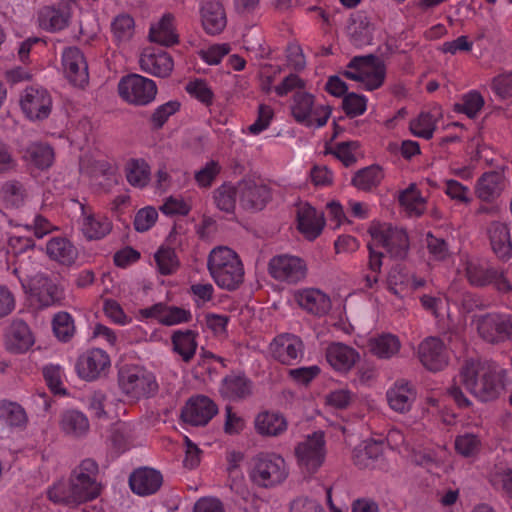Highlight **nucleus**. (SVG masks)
I'll return each instance as SVG.
<instances>
[{"label":"nucleus","mask_w":512,"mask_h":512,"mask_svg":"<svg viewBox=\"0 0 512 512\" xmlns=\"http://www.w3.org/2000/svg\"><path fill=\"white\" fill-rule=\"evenodd\" d=\"M98 477V463L92 458H85L71 470L67 479H61L48 488L47 497L54 504L71 507L91 502L103 490Z\"/></svg>","instance_id":"nucleus-1"},{"label":"nucleus","mask_w":512,"mask_h":512,"mask_svg":"<svg viewBox=\"0 0 512 512\" xmlns=\"http://www.w3.org/2000/svg\"><path fill=\"white\" fill-rule=\"evenodd\" d=\"M460 383L483 402L497 399L506 388V370L492 360L469 358L459 370Z\"/></svg>","instance_id":"nucleus-2"},{"label":"nucleus","mask_w":512,"mask_h":512,"mask_svg":"<svg viewBox=\"0 0 512 512\" xmlns=\"http://www.w3.org/2000/svg\"><path fill=\"white\" fill-rule=\"evenodd\" d=\"M207 269L222 289L236 290L244 281V267L238 254L229 247L213 248L207 259Z\"/></svg>","instance_id":"nucleus-3"},{"label":"nucleus","mask_w":512,"mask_h":512,"mask_svg":"<svg viewBox=\"0 0 512 512\" xmlns=\"http://www.w3.org/2000/svg\"><path fill=\"white\" fill-rule=\"evenodd\" d=\"M288 475L286 461L278 454L261 452L251 459L249 477L258 487L273 488L283 483Z\"/></svg>","instance_id":"nucleus-4"},{"label":"nucleus","mask_w":512,"mask_h":512,"mask_svg":"<svg viewBox=\"0 0 512 512\" xmlns=\"http://www.w3.org/2000/svg\"><path fill=\"white\" fill-rule=\"evenodd\" d=\"M118 383L122 392L132 399L148 397L158 390L155 377L144 368L135 365L120 368Z\"/></svg>","instance_id":"nucleus-5"},{"label":"nucleus","mask_w":512,"mask_h":512,"mask_svg":"<svg viewBox=\"0 0 512 512\" xmlns=\"http://www.w3.org/2000/svg\"><path fill=\"white\" fill-rule=\"evenodd\" d=\"M291 113L296 122L306 127H323L331 115V108L328 105H315L312 94L298 91L293 96Z\"/></svg>","instance_id":"nucleus-6"},{"label":"nucleus","mask_w":512,"mask_h":512,"mask_svg":"<svg viewBox=\"0 0 512 512\" xmlns=\"http://www.w3.org/2000/svg\"><path fill=\"white\" fill-rule=\"evenodd\" d=\"M325 438L322 431L314 432L295 447L297 463L303 473L315 474L323 465L326 456Z\"/></svg>","instance_id":"nucleus-7"},{"label":"nucleus","mask_w":512,"mask_h":512,"mask_svg":"<svg viewBox=\"0 0 512 512\" xmlns=\"http://www.w3.org/2000/svg\"><path fill=\"white\" fill-rule=\"evenodd\" d=\"M119 96L128 104L146 106L156 97V83L138 74L122 77L118 83Z\"/></svg>","instance_id":"nucleus-8"},{"label":"nucleus","mask_w":512,"mask_h":512,"mask_svg":"<svg viewBox=\"0 0 512 512\" xmlns=\"http://www.w3.org/2000/svg\"><path fill=\"white\" fill-rule=\"evenodd\" d=\"M237 184L239 202L245 210L261 211L271 200V189L260 178L247 176Z\"/></svg>","instance_id":"nucleus-9"},{"label":"nucleus","mask_w":512,"mask_h":512,"mask_svg":"<svg viewBox=\"0 0 512 512\" xmlns=\"http://www.w3.org/2000/svg\"><path fill=\"white\" fill-rule=\"evenodd\" d=\"M480 337L489 343L512 339V318L498 313H487L475 320Z\"/></svg>","instance_id":"nucleus-10"},{"label":"nucleus","mask_w":512,"mask_h":512,"mask_svg":"<svg viewBox=\"0 0 512 512\" xmlns=\"http://www.w3.org/2000/svg\"><path fill=\"white\" fill-rule=\"evenodd\" d=\"M374 241L386 249L391 258L403 260L409 251V238L405 230L392 226L371 227L369 230Z\"/></svg>","instance_id":"nucleus-11"},{"label":"nucleus","mask_w":512,"mask_h":512,"mask_svg":"<svg viewBox=\"0 0 512 512\" xmlns=\"http://www.w3.org/2000/svg\"><path fill=\"white\" fill-rule=\"evenodd\" d=\"M268 271L275 280L296 284L305 279L307 265L297 256L277 255L270 259Z\"/></svg>","instance_id":"nucleus-12"},{"label":"nucleus","mask_w":512,"mask_h":512,"mask_svg":"<svg viewBox=\"0 0 512 512\" xmlns=\"http://www.w3.org/2000/svg\"><path fill=\"white\" fill-rule=\"evenodd\" d=\"M20 106L28 119L43 120L51 113L52 97L43 87L29 86L21 95Z\"/></svg>","instance_id":"nucleus-13"},{"label":"nucleus","mask_w":512,"mask_h":512,"mask_svg":"<svg viewBox=\"0 0 512 512\" xmlns=\"http://www.w3.org/2000/svg\"><path fill=\"white\" fill-rule=\"evenodd\" d=\"M465 275L472 286L484 287L493 284L500 292L512 291V286L502 272L478 261L469 260L466 262Z\"/></svg>","instance_id":"nucleus-14"},{"label":"nucleus","mask_w":512,"mask_h":512,"mask_svg":"<svg viewBox=\"0 0 512 512\" xmlns=\"http://www.w3.org/2000/svg\"><path fill=\"white\" fill-rule=\"evenodd\" d=\"M62 65L65 77L73 86L84 88L88 84V64L79 48H66L62 54Z\"/></svg>","instance_id":"nucleus-15"},{"label":"nucleus","mask_w":512,"mask_h":512,"mask_svg":"<svg viewBox=\"0 0 512 512\" xmlns=\"http://www.w3.org/2000/svg\"><path fill=\"white\" fill-rule=\"evenodd\" d=\"M217 405L207 396L191 397L181 412L182 420L192 426H205L217 414Z\"/></svg>","instance_id":"nucleus-16"},{"label":"nucleus","mask_w":512,"mask_h":512,"mask_svg":"<svg viewBox=\"0 0 512 512\" xmlns=\"http://www.w3.org/2000/svg\"><path fill=\"white\" fill-rule=\"evenodd\" d=\"M269 349L276 361L284 365H293L302 357L304 344L300 337L283 333L273 339Z\"/></svg>","instance_id":"nucleus-17"},{"label":"nucleus","mask_w":512,"mask_h":512,"mask_svg":"<svg viewBox=\"0 0 512 512\" xmlns=\"http://www.w3.org/2000/svg\"><path fill=\"white\" fill-rule=\"evenodd\" d=\"M81 208V232L89 240H101L112 231L113 224L109 217L101 213H95L93 209L83 203Z\"/></svg>","instance_id":"nucleus-18"},{"label":"nucleus","mask_w":512,"mask_h":512,"mask_svg":"<svg viewBox=\"0 0 512 512\" xmlns=\"http://www.w3.org/2000/svg\"><path fill=\"white\" fill-rule=\"evenodd\" d=\"M418 357L430 371H440L448 364V354L443 341L438 337H427L418 347Z\"/></svg>","instance_id":"nucleus-19"},{"label":"nucleus","mask_w":512,"mask_h":512,"mask_svg":"<svg viewBox=\"0 0 512 512\" xmlns=\"http://www.w3.org/2000/svg\"><path fill=\"white\" fill-rule=\"evenodd\" d=\"M201 23L209 35L220 34L227 25V17L222 0H202L200 5Z\"/></svg>","instance_id":"nucleus-20"},{"label":"nucleus","mask_w":512,"mask_h":512,"mask_svg":"<svg viewBox=\"0 0 512 512\" xmlns=\"http://www.w3.org/2000/svg\"><path fill=\"white\" fill-rule=\"evenodd\" d=\"M162 474L150 467L135 469L129 476V486L139 496L155 494L162 486Z\"/></svg>","instance_id":"nucleus-21"},{"label":"nucleus","mask_w":512,"mask_h":512,"mask_svg":"<svg viewBox=\"0 0 512 512\" xmlns=\"http://www.w3.org/2000/svg\"><path fill=\"white\" fill-rule=\"evenodd\" d=\"M31 291L41 308L60 305L64 299L63 290L44 274L35 276Z\"/></svg>","instance_id":"nucleus-22"},{"label":"nucleus","mask_w":512,"mask_h":512,"mask_svg":"<svg viewBox=\"0 0 512 512\" xmlns=\"http://www.w3.org/2000/svg\"><path fill=\"white\" fill-rule=\"evenodd\" d=\"M110 366L108 354L101 349H91L81 355L77 362V370L85 380H95L100 373Z\"/></svg>","instance_id":"nucleus-23"},{"label":"nucleus","mask_w":512,"mask_h":512,"mask_svg":"<svg viewBox=\"0 0 512 512\" xmlns=\"http://www.w3.org/2000/svg\"><path fill=\"white\" fill-rule=\"evenodd\" d=\"M142 71L156 77H168L173 70V59L163 50H145L139 60Z\"/></svg>","instance_id":"nucleus-24"},{"label":"nucleus","mask_w":512,"mask_h":512,"mask_svg":"<svg viewBox=\"0 0 512 512\" xmlns=\"http://www.w3.org/2000/svg\"><path fill=\"white\" fill-rule=\"evenodd\" d=\"M253 383L244 374L231 373L226 375L219 387L220 395L230 401H240L252 394Z\"/></svg>","instance_id":"nucleus-25"},{"label":"nucleus","mask_w":512,"mask_h":512,"mask_svg":"<svg viewBox=\"0 0 512 512\" xmlns=\"http://www.w3.org/2000/svg\"><path fill=\"white\" fill-rule=\"evenodd\" d=\"M294 297L301 308L315 316H324L331 309L329 296L319 289L309 288L299 290L295 293Z\"/></svg>","instance_id":"nucleus-26"},{"label":"nucleus","mask_w":512,"mask_h":512,"mask_svg":"<svg viewBox=\"0 0 512 512\" xmlns=\"http://www.w3.org/2000/svg\"><path fill=\"white\" fill-rule=\"evenodd\" d=\"M359 358V353L353 347L340 342L331 343L326 350L328 363L341 372L349 371Z\"/></svg>","instance_id":"nucleus-27"},{"label":"nucleus","mask_w":512,"mask_h":512,"mask_svg":"<svg viewBox=\"0 0 512 512\" xmlns=\"http://www.w3.org/2000/svg\"><path fill=\"white\" fill-rule=\"evenodd\" d=\"M45 251L52 261L64 266L73 265L79 255L77 247L69 239L61 236L51 238L46 243Z\"/></svg>","instance_id":"nucleus-28"},{"label":"nucleus","mask_w":512,"mask_h":512,"mask_svg":"<svg viewBox=\"0 0 512 512\" xmlns=\"http://www.w3.org/2000/svg\"><path fill=\"white\" fill-rule=\"evenodd\" d=\"M505 188V177L502 172L489 171L477 180L475 193L484 202H492L498 198Z\"/></svg>","instance_id":"nucleus-29"},{"label":"nucleus","mask_w":512,"mask_h":512,"mask_svg":"<svg viewBox=\"0 0 512 512\" xmlns=\"http://www.w3.org/2000/svg\"><path fill=\"white\" fill-rule=\"evenodd\" d=\"M70 16V8L67 5L44 6L38 12L39 26L51 32L60 31L68 26Z\"/></svg>","instance_id":"nucleus-30"},{"label":"nucleus","mask_w":512,"mask_h":512,"mask_svg":"<svg viewBox=\"0 0 512 512\" xmlns=\"http://www.w3.org/2000/svg\"><path fill=\"white\" fill-rule=\"evenodd\" d=\"M34 344L29 326L22 320H14L6 333V347L14 353L26 352Z\"/></svg>","instance_id":"nucleus-31"},{"label":"nucleus","mask_w":512,"mask_h":512,"mask_svg":"<svg viewBox=\"0 0 512 512\" xmlns=\"http://www.w3.org/2000/svg\"><path fill=\"white\" fill-rule=\"evenodd\" d=\"M324 218L309 204L300 206L297 210V227L309 240L317 238L324 227Z\"/></svg>","instance_id":"nucleus-32"},{"label":"nucleus","mask_w":512,"mask_h":512,"mask_svg":"<svg viewBox=\"0 0 512 512\" xmlns=\"http://www.w3.org/2000/svg\"><path fill=\"white\" fill-rule=\"evenodd\" d=\"M386 396L391 409L399 413H405L411 409L416 393L408 382L400 380L387 391Z\"/></svg>","instance_id":"nucleus-33"},{"label":"nucleus","mask_w":512,"mask_h":512,"mask_svg":"<svg viewBox=\"0 0 512 512\" xmlns=\"http://www.w3.org/2000/svg\"><path fill=\"white\" fill-rule=\"evenodd\" d=\"M174 21L175 17L173 14H164L157 24L150 27V41L166 47L178 44L179 36L176 33Z\"/></svg>","instance_id":"nucleus-34"},{"label":"nucleus","mask_w":512,"mask_h":512,"mask_svg":"<svg viewBox=\"0 0 512 512\" xmlns=\"http://www.w3.org/2000/svg\"><path fill=\"white\" fill-rule=\"evenodd\" d=\"M488 234L493 252L499 259L507 260L512 254L509 228L501 222H492Z\"/></svg>","instance_id":"nucleus-35"},{"label":"nucleus","mask_w":512,"mask_h":512,"mask_svg":"<svg viewBox=\"0 0 512 512\" xmlns=\"http://www.w3.org/2000/svg\"><path fill=\"white\" fill-rule=\"evenodd\" d=\"M197 336L198 333L190 329L177 330L171 336L173 350L181 356L185 363H189L195 356L198 346Z\"/></svg>","instance_id":"nucleus-36"},{"label":"nucleus","mask_w":512,"mask_h":512,"mask_svg":"<svg viewBox=\"0 0 512 512\" xmlns=\"http://www.w3.org/2000/svg\"><path fill=\"white\" fill-rule=\"evenodd\" d=\"M59 426L66 435L78 438L86 435L88 432L89 421L82 412L67 410L62 413Z\"/></svg>","instance_id":"nucleus-37"},{"label":"nucleus","mask_w":512,"mask_h":512,"mask_svg":"<svg viewBox=\"0 0 512 512\" xmlns=\"http://www.w3.org/2000/svg\"><path fill=\"white\" fill-rule=\"evenodd\" d=\"M255 428L261 435L278 436L286 430L287 422L281 414L265 411L255 418Z\"/></svg>","instance_id":"nucleus-38"},{"label":"nucleus","mask_w":512,"mask_h":512,"mask_svg":"<svg viewBox=\"0 0 512 512\" xmlns=\"http://www.w3.org/2000/svg\"><path fill=\"white\" fill-rule=\"evenodd\" d=\"M384 178L383 170L378 165H370L358 170L353 178L352 185L361 191H371L376 188Z\"/></svg>","instance_id":"nucleus-39"},{"label":"nucleus","mask_w":512,"mask_h":512,"mask_svg":"<svg viewBox=\"0 0 512 512\" xmlns=\"http://www.w3.org/2000/svg\"><path fill=\"white\" fill-rule=\"evenodd\" d=\"M400 347V340L393 334H382L369 340L371 353L381 359L391 358L399 352Z\"/></svg>","instance_id":"nucleus-40"},{"label":"nucleus","mask_w":512,"mask_h":512,"mask_svg":"<svg viewBox=\"0 0 512 512\" xmlns=\"http://www.w3.org/2000/svg\"><path fill=\"white\" fill-rule=\"evenodd\" d=\"M386 66L383 60L376 56L375 61L365 63L363 71V79L361 83L364 88L369 91L380 88L385 80Z\"/></svg>","instance_id":"nucleus-41"},{"label":"nucleus","mask_w":512,"mask_h":512,"mask_svg":"<svg viewBox=\"0 0 512 512\" xmlns=\"http://www.w3.org/2000/svg\"><path fill=\"white\" fill-rule=\"evenodd\" d=\"M125 173L128 183L134 187L143 188L150 181V166L144 159H130Z\"/></svg>","instance_id":"nucleus-42"},{"label":"nucleus","mask_w":512,"mask_h":512,"mask_svg":"<svg viewBox=\"0 0 512 512\" xmlns=\"http://www.w3.org/2000/svg\"><path fill=\"white\" fill-rule=\"evenodd\" d=\"M238 185L225 182L213 191V200L216 207L228 214H233L236 207Z\"/></svg>","instance_id":"nucleus-43"},{"label":"nucleus","mask_w":512,"mask_h":512,"mask_svg":"<svg viewBox=\"0 0 512 512\" xmlns=\"http://www.w3.org/2000/svg\"><path fill=\"white\" fill-rule=\"evenodd\" d=\"M25 410L16 402L0 401V421L10 427H24L27 423Z\"/></svg>","instance_id":"nucleus-44"},{"label":"nucleus","mask_w":512,"mask_h":512,"mask_svg":"<svg viewBox=\"0 0 512 512\" xmlns=\"http://www.w3.org/2000/svg\"><path fill=\"white\" fill-rule=\"evenodd\" d=\"M52 330L55 337L63 342H69L75 335L76 327L74 319L70 313L60 311L53 316Z\"/></svg>","instance_id":"nucleus-45"},{"label":"nucleus","mask_w":512,"mask_h":512,"mask_svg":"<svg viewBox=\"0 0 512 512\" xmlns=\"http://www.w3.org/2000/svg\"><path fill=\"white\" fill-rule=\"evenodd\" d=\"M351 41L356 47L370 45L373 41L374 25L366 16H358L353 20Z\"/></svg>","instance_id":"nucleus-46"},{"label":"nucleus","mask_w":512,"mask_h":512,"mask_svg":"<svg viewBox=\"0 0 512 512\" xmlns=\"http://www.w3.org/2000/svg\"><path fill=\"white\" fill-rule=\"evenodd\" d=\"M25 157L39 169H46L53 163L54 152L47 144L33 143L27 148Z\"/></svg>","instance_id":"nucleus-47"},{"label":"nucleus","mask_w":512,"mask_h":512,"mask_svg":"<svg viewBox=\"0 0 512 512\" xmlns=\"http://www.w3.org/2000/svg\"><path fill=\"white\" fill-rule=\"evenodd\" d=\"M409 128L413 135L431 139L436 129L434 116L429 112H421L417 118L410 121Z\"/></svg>","instance_id":"nucleus-48"},{"label":"nucleus","mask_w":512,"mask_h":512,"mask_svg":"<svg viewBox=\"0 0 512 512\" xmlns=\"http://www.w3.org/2000/svg\"><path fill=\"white\" fill-rule=\"evenodd\" d=\"M11 226L23 227L27 231H33L36 238L41 239L48 235L57 227L53 225L46 217L36 214L31 223H22L15 220H9Z\"/></svg>","instance_id":"nucleus-49"},{"label":"nucleus","mask_w":512,"mask_h":512,"mask_svg":"<svg viewBox=\"0 0 512 512\" xmlns=\"http://www.w3.org/2000/svg\"><path fill=\"white\" fill-rule=\"evenodd\" d=\"M180 109V103L176 100L168 101L158 106L149 118V123L153 130L161 129L168 119L178 112Z\"/></svg>","instance_id":"nucleus-50"},{"label":"nucleus","mask_w":512,"mask_h":512,"mask_svg":"<svg viewBox=\"0 0 512 512\" xmlns=\"http://www.w3.org/2000/svg\"><path fill=\"white\" fill-rule=\"evenodd\" d=\"M159 272L162 275H170L179 267V261L174 249L161 247L154 255Z\"/></svg>","instance_id":"nucleus-51"},{"label":"nucleus","mask_w":512,"mask_h":512,"mask_svg":"<svg viewBox=\"0 0 512 512\" xmlns=\"http://www.w3.org/2000/svg\"><path fill=\"white\" fill-rule=\"evenodd\" d=\"M399 203L408 211L421 215L424 212V200L420 196L415 184H411L407 189L399 195Z\"/></svg>","instance_id":"nucleus-52"},{"label":"nucleus","mask_w":512,"mask_h":512,"mask_svg":"<svg viewBox=\"0 0 512 512\" xmlns=\"http://www.w3.org/2000/svg\"><path fill=\"white\" fill-rule=\"evenodd\" d=\"M484 105V98L477 91H471L462 97V102L455 104V110L474 118Z\"/></svg>","instance_id":"nucleus-53"},{"label":"nucleus","mask_w":512,"mask_h":512,"mask_svg":"<svg viewBox=\"0 0 512 512\" xmlns=\"http://www.w3.org/2000/svg\"><path fill=\"white\" fill-rule=\"evenodd\" d=\"M4 201L7 205L18 208L27 196L24 185L18 181L6 182L2 187Z\"/></svg>","instance_id":"nucleus-54"},{"label":"nucleus","mask_w":512,"mask_h":512,"mask_svg":"<svg viewBox=\"0 0 512 512\" xmlns=\"http://www.w3.org/2000/svg\"><path fill=\"white\" fill-rule=\"evenodd\" d=\"M134 19L128 14H120L112 22V31L118 41H127L134 34Z\"/></svg>","instance_id":"nucleus-55"},{"label":"nucleus","mask_w":512,"mask_h":512,"mask_svg":"<svg viewBox=\"0 0 512 512\" xmlns=\"http://www.w3.org/2000/svg\"><path fill=\"white\" fill-rule=\"evenodd\" d=\"M481 441L478 436L470 433L459 435L455 439L456 451L464 457H471L480 450Z\"/></svg>","instance_id":"nucleus-56"},{"label":"nucleus","mask_w":512,"mask_h":512,"mask_svg":"<svg viewBox=\"0 0 512 512\" xmlns=\"http://www.w3.org/2000/svg\"><path fill=\"white\" fill-rule=\"evenodd\" d=\"M221 172L220 164L215 160L208 161L195 173V181L201 188H209Z\"/></svg>","instance_id":"nucleus-57"},{"label":"nucleus","mask_w":512,"mask_h":512,"mask_svg":"<svg viewBox=\"0 0 512 512\" xmlns=\"http://www.w3.org/2000/svg\"><path fill=\"white\" fill-rule=\"evenodd\" d=\"M490 483L512 499V468H497L490 474Z\"/></svg>","instance_id":"nucleus-58"},{"label":"nucleus","mask_w":512,"mask_h":512,"mask_svg":"<svg viewBox=\"0 0 512 512\" xmlns=\"http://www.w3.org/2000/svg\"><path fill=\"white\" fill-rule=\"evenodd\" d=\"M366 106L367 99L354 92L346 94L342 101V108L350 118L362 115L366 111Z\"/></svg>","instance_id":"nucleus-59"},{"label":"nucleus","mask_w":512,"mask_h":512,"mask_svg":"<svg viewBox=\"0 0 512 512\" xmlns=\"http://www.w3.org/2000/svg\"><path fill=\"white\" fill-rule=\"evenodd\" d=\"M158 212L154 207H145L140 209L134 218V228L138 232L148 231L156 222Z\"/></svg>","instance_id":"nucleus-60"},{"label":"nucleus","mask_w":512,"mask_h":512,"mask_svg":"<svg viewBox=\"0 0 512 512\" xmlns=\"http://www.w3.org/2000/svg\"><path fill=\"white\" fill-rule=\"evenodd\" d=\"M273 109L265 104H260L258 107V115L256 121L248 127V130L253 135H258L262 131L266 130L271 120L273 119Z\"/></svg>","instance_id":"nucleus-61"},{"label":"nucleus","mask_w":512,"mask_h":512,"mask_svg":"<svg viewBox=\"0 0 512 512\" xmlns=\"http://www.w3.org/2000/svg\"><path fill=\"white\" fill-rule=\"evenodd\" d=\"M359 147L357 142H341L338 143L333 151H330L337 159H339L345 167H349L356 163L357 159L353 151Z\"/></svg>","instance_id":"nucleus-62"},{"label":"nucleus","mask_w":512,"mask_h":512,"mask_svg":"<svg viewBox=\"0 0 512 512\" xmlns=\"http://www.w3.org/2000/svg\"><path fill=\"white\" fill-rule=\"evenodd\" d=\"M427 248L429 253L436 260L443 261L449 256V248L447 242L442 238L435 237L431 232L427 234Z\"/></svg>","instance_id":"nucleus-63"},{"label":"nucleus","mask_w":512,"mask_h":512,"mask_svg":"<svg viewBox=\"0 0 512 512\" xmlns=\"http://www.w3.org/2000/svg\"><path fill=\"white\" fill-rule=\"evenodd\" d=\"M186 91L204 104H211L213 93L208 85L202 80L189 82L186 86Z\"/></svg>","instance_id":"nucleus-64"}]
</instances>
